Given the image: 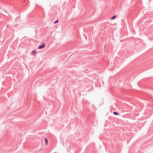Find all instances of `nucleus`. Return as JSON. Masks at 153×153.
<instances>
[{
    "mask_svg": "<svg viewBox=\"0 0 153 153\" xmlns=\"http://www.w3.org/2000/svg\"><path fill=\"white\" fill-rule=\"evenodd\" d=\"M45 46V44H43L42 45H40L39 47V49L42 48L44 47Z\"/></svg>",
    "mask_w": 153,
    "mask_h": 153,
    "instance_id": "nucleus-1",
    "label": "nucleus"
},
{
    "mask_svg": "<svg viewBox=\"0 0 153 153\" xmlns=\"http://www.w3.org/2000/svg\"><path fill=\"white\" fill-rule=\"evenodd\" d=\"M45 143L46 145L47 146L48 145V141L47 139L46 138H45Z\"/></svg>",
    "mask_w": 153,
    "mask_h": 153,
    "instance_id": "nucleus-2",
    "label": "nucleus"
},
{
    "mask_svg": "<svg viewBox=\"0 0 153 153\" xmlns=\"http://www.w3.org/2000/svg\"><path fill=\"white\" fill-rule=\"evenodd\" d=\"M116 17V16H114L111 18V19L112 20H113V19H114Z\"/></svg>",
    "mask_w": 153,
    "mask_h": 153,
    "instance_id": "nucleus-3",
    "label": "nucleus"
},
{
    "mask_svg": "<svg viewBox=\"0 0 153 153\" xmlns=\"http://www.w3.org/2000/svg\"><path fill=\"white\" fill-rule=\"evenodd\" d=\"M113 113L115 115H117L118 114V113L116 112H113Z\"/></svg>",
    "mask_w": 153,
    "mask_h": 153,
    "instance_id": "nucleus-4",
    "label": "nucleus"
},
{
    "mask_svg": "<svg viewBox=\"0 0 153 153\" xmlns=\"http://www.w3.org/2000/svg\"><path fill=\"white\" fill-rule=\"evenodd\" d=\"M58 22V20H56V21H55L54 22V24H55L56 23H57V22Z\"/></svg>",
    "mask_w": 153,
    "mask_h": 153,
    "instance_id": "nucleus-5",
    "label": "nucleus"
},
{
    "mask_svg": "<svg viewBox=\"0 0 153 153\" xmlns=\"http://www.w3.org/2000/svg\"><path fill=\"white\" fill-rule=\"evenodd\" d=\"M36 51H32V52L33 53H36Z\"/></svg>",
    "mask_w": 153,
    "mask_h": 153,
    "instance_id": "nucleus-6",
    "label": "nucleus"
}]
</instances>
